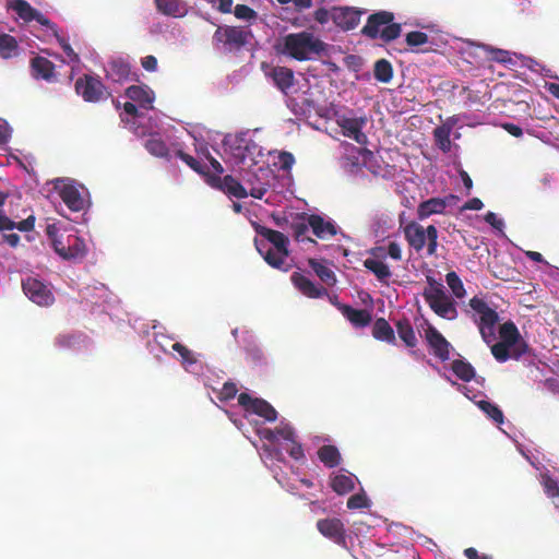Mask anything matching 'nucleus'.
<instances>
[{
    "label": "nucleus",
    "mask_w": 559,
    "mask_h": 559,
    "mask_svg": "<svg viewBox=\"0 0 559 559\" xmlns=\"http://www.w3.org/2000/svg\"><path fill=\"white\" fill-rule=\"evenodd\" d=\"M255 231L274 247L270 248L263 240H254L255 248L264 261L274 269L289 271L292 265L287 262L289 257L288 237L281 231L261 225H257Z\"/></svg>",
    "instance_id": "obj_1"
},
{
    "label": "nucleus",
    "mask_w": 559,
    "mask_h": 559,
    "mask_svg": "<svg viewBox=\"0 0 559 559\" xmlns=\"http://www.w3.org/2000/svg\"><path fill=\"white\" fill-rule=\"evenodd\" d=\"M394 14L390 11H378L368 16L366 25L361 28V34L370 39L380 38L384 43H390L400 37L402 26L394 23Z\"/></svg>",
    "instance_id": "obj_2"
},
{
    "label": "nucleus",
    "mask_w": 559,
    "mask_h": 559,
    "mask_svg": "<svg viewBox=\"0 0 559 559\" xmlns=\"http://www.w3.org/2000/svg\"><path fill=\"white\" fill-rule=\"evenodd\" d=\"M468 306L471 310H466V313L477 325L484 342L490 344L496 338L495 326L499 321L498 312L478 296L471 298Z\"/></svg>",
    "instance_id": "obj_3"
},
{
    "label": "nucleus",
    "mask_w": 559,
    "mask_h": 559,
    "mask_svg": "<svg viewBox=\"0 0 559 559\" xmlns=\"http://www.w3.org/2000/svg\"><path fill=\"white\" fill-rule=\"evenodd\" d=\"M427 282L429 286L424 289L423 297L430 309L442 319L455 320L459 314L456 302L433 277L427 276Z\"/></svg>",
    "instance_id": "obj_4"
},
{
    "label": "nucleus",
    "mask_w": 559,
    "mask_h": 559,
    "mask_svg": "<svg viewBox=\"0 0 559 559\" xmlns=\"http://www.w3.org/2000/svg\"><path fill=\"white\" fill-rule=\"evenodd\" d=\"M323 50V41L316 38L311 33L300 32L288 34L284 37V52L296 60H307L310 58V55H318Z\"/></svg>",
    "instance_id": "obj_5"
},
{
    "label": "nucleus",
    "mask_w": 559,
    "mask_h": 559,
    "mask_svg": "<svg viewBox=\"0 0 559 559\" xmlns=\"http://www.w3.org/2000/svg\"><path fill=\"white\" fill-rule=\"evenodd\" d=\"M251 36L248 27L221 25L213 34L212 43L219 50L238 52L249 43Z\"/></svg>",
    "instance_id": "obj_6"
},
{
    "label": "nucleus",
    "mask_w": 559,
    "mask_h": 559,
    "mask_svg": "<svg viewBox=\"0 0 559 559\" xmlns=\"http://www.w3.org/2000/svg\"><path fill=\"white\" fill-rule=\"evenodd\" d=\"M309 215L307 213L290 214L289 217L276 218V225L288 231L297 242H309L317 245V241L307 234L310 229Z\"/></svg>",
    "instance_id": "obj_7"
},
{
    "label": "nucleus",
    "mask_w": 559,
    "mask_h": 559,
    "mask_svg": "<svg viewBox=\"0 0 559 559\" xmlns=\"http://www.w3.org/2000/svg\"><path fill=\"white\" fill-rule=\"evenodd\" d=\"M75 92L87 103H97L111 96L98 76L84 74L75 82Z\"/></svg>",
    "instance_id": "obj_8"
},
{
    "label": "nucleus",
    "mask_w": 559,
    "mask_h": 559,
    "mask_svg": "<svg viewBox=\"0 0 559 559\" xmlns=\"http://www.w3.org/2000/svg\"><path fill=\"white\" fill-rule=\"evenodd\" d=\"M22 288L28 299L38 306L48 307L55 301V296L48 285L35 277L23 280Z\"/></svg>",
    "instance_id": "obj_9"
},
{
    "label": "nucleus",
    "mask_w": 559,
    "mask_h": 559,
    "mask_svg": "<svg viewBox=\"0 0 559 559\" xmlns=\"http://www.w3.org/2000/svg\"><path fill=\"white\" fill-rule=\"evenodd\" d=\"M52 247L64 260H82L86 254L84 240L74 235H69L66 241L53 237Z\"/></svg>",
    "instance_id": "obj_10"
},
{
    "label": "nucleus",
    "mask_w": 559,
    "mask_h": 559,
    "mask_svg": "<svg viewBox=\"0 0 559 559\" xmlns=\"http://www.w3.org/2000/svg\"><path fill=\"white\" fill-rule=\"evenodd\" d=\"M238 404L246 411L263 417L266 421H275L277 419V412L265 400L252 397L248 393H240L238 396Z\"/></svg>",
    "instance_id": "obj_11"
},
{
    "label": "nucleus",
    "mask_w": 559,
    "mask_h": 559,
    "mask_svg": "<svg viewBox=\"0 0 559 559\" xmlns=\"http://www.w3.org/2000/svg\"><path fill=\"white\" fill-rule=\"evenodd\" d=\"M500 341L512 345L513 359L521 358L528 352L527 343L522 338L518 326L512 321H507L499 328Z\"/></svg>",
    "instance_id": "obj_12"
},
{
    "label": "nucleus",
    "mask_w": 559,
    "mask_h": 559,
    "mask_svg": "<svg viewBox=\"0 0 559 559\" xmlns=\"http://www.w3.org/2000/svg\"><path fill=\"white\" fill-rule=\"evenodd\" d=\"M206 182L212 188L221 190L229 197L237 199H243L248 197L247 189L230 175H226L223 178L216 175H207Z\"/></svg>",
    "instance_id": "obj_13"
},
{
    "label": "nucleus",
    "mask_w": 559,
    "mask_h": 559,
    "mask_svg": "<svg viewBox=\"0 0 559 559\" xmlns=\"http://www.w3.org/2000/svg\"><path fill=\"white\" fill-rule=\"evenodd\" d=\"M365 10L352 7H334L332 8L333 23L344 32L352 31L357 27Z\"/></svg>",
    "instance_id": "obj_14"
},
{
    "label": "nucleus",
    "mask_w": 559,
    "mask_h": 559,
    "mask_svg": "<svg viewBox=\"0 0 559 559\" xmlns=\"http://www.w3.org/2000/svg\"><path fill=\"white\" fill-rule=\"evenodd\" d=\"M318 531L338 546L346 547V530L337 518L321 519L317 522Z\"/></svg>",
    "instance_id": "obj_15"
},
{
    "label": "nucleus",
    "mask_w": 559,
    "mask_h": 559,
    "mask_svg": "<svg viewBox=\"0 0 559 559\" xmlns=\"http://www.w3.org/2000/svg\"><path fill=\"white\" fill-rule=\"evenodd\" d=\"M9 8L12 9L17 14V16L26 23L36 21L49 29H55V23L41 14L38 10L34 9L26 0H13Z\"/></svg>",
    "instance_id": "obj_16"
},
{
    "label": "nucleus",
    "mask_w": 559,
    "mask_h": 559,
    "mask_svg": "<svg viewBox=\"0 0 559 559\" xmlns=\"http://www.w3.org/2000/svg\"><path fill=\"white\" fill-rule=\"evenodd\" d=\"M425 338L433 355L441 361L450 358L451 344L435 326L428 325L425 331Z\"/></svg>",
    "instance_id": "obj_17"
},
{
    "label": "nucleus",
    "mask_w": 559,
    "mask_h": 559,
    "mask_svg": "<svg viewBox=\"0 0 559 559\" xmlns=\"http://www.w3.org/2000/svg\"><path fill=\"white\" fill-rule=\"evenodd\" d=\"M343 135L353 139L358 144L367 143V135L361 131L366 123L365 118L342 117L338 121Z\"/></svg>",
    "instance_id": "obj_18"
},
{
    "label": "nucleus",
    "mask_w": 559,
    "mask_h": 559,
    "mask_svg": "<svg viewBox=\"0 0 559 559\" xmlns=\"http://www.w3.org/2000/svg\"><path fill=\"white\" fill-rule=\"evenodd\" d=\"M292 283L294 286L305 296L309 298H321L323 296H328L329 293L326 288L322 286H317L310 278L305 276L301 273L295 272L293 273Z\"/></svg>",
    "instance_id": "obj_19"
},
{
    "label": "nucleus",
    "mask_w": 559,
    "mask_h": 559,
    "mask_svg": "<svg viewBox=\"0 0 559 559\" xmlns=\"http://www.w3.org/2000/svg\"><path fill=\"white\" fill-rule=\"evenodd\" d=\"M404 236L408 245L416 252H420L428 238V227L425 229L421 225L411 222L404 227Z\"/></svg>",
    "instance_id": "obj_20"
},
{
    "label": "nucleus",
    "mask_w": 559,
    "mask_h": 559,
    "mask_svg": "<svg viewBox=\"0 0 559 559\" xmlns=\"http://www.w3.org/2000/svg\"><path fill=\"white\" fill-rule=\"evenodd\" d=\"M309 224L312 234L319 239H329L337 234V227L332 221H325L321 215L310 214Z\"/></svg>",
    "instance_id": "obj_21"
},
{
    "label": "nucleus",
    "mask_w": 559,
    "mask_h": 559,
    "mask_svg": "<svg viewBox=\"0 0 559 559\" xmlns=\"http://www.w3.org/2000/svg\"><path fill=\"white\" fill-rule=\"evenodd\" d=\"M341 313L356 328H364L370 324L372 317L366 309H355L349 305L335 304Z\"/></svg>",
    "instance_id": "obj_22"
},
{
    "label": "nucleus",
    "mask_w": 559,
    "mask_h": 559,
    "mask_svg": "<svg viewBox=\"0 0 559 559\" xmlns=\"http://www.w3.org/2000/svg\"><path fill=\"white\" fill-rule=\"evenodd\" d=\"M55 64L47 58L36 56L31 60L32 75L36 80L51 81L55 78Z\"/></svg>",
    "instance_id": "obj_23"
},
{
    "label": "nucleus",
    "mask_w": 559,
    "mask_h": 559,
    "mask_svg": "<svg viewBox=\"0 0 559 559\" xmlns=\"http://www.w3.org/2000/svg\"><path fill=\"white\" fill-rule=\"evenodd\" d=\"M59 195L71 211L80 212L84 209V199L75 186L71 183L63 185L59 190Z\"/></svg>",
    "instance_id": "obj_24"
},
{
    "label": "nucleus",
    "mask_w": 559,
    "mask_h": 559,
    "mask_svg": "<svg viewBox=\"0 0 559 559\" xmlns=\"http://www.w3.org/2000/svg\"><path fill=\"white\" fill-rule=\"evenodd\" d=\"M275 86L287 94V91L294 85V72L292 69L286 67H274L267 74Z\"/></svg>",
    "instance_id": "obj_25"
},
{
    "label": "nucleus",
    "mask_w": 559,
    "mask_h": 559,
    "mask_svg": "<svg viewBox=\"0 0 559 559\" xmlns=\"http://www.w3.org/2000/svg\"><path fill=\"white\" fill-rule=\"evenodd\" d=\"M126 95L143 108H150L154 100L153 92L148 87L141 85L129 86L126 90Z\"/></svg>",
    "instance_id": "obj_26"
},
{
    "label": "nucleus",
    "mask_w": 559,
    "mask_h": 559,
    "mask_svg": "<svg viewBox=\"0 0 559 559\" xmlns=\"http://www.w3.org/2000/svg\"><path fill=\"white\" fill-rule=\"evenodd\" d=\"M447 207V202L441 198H431L421 202L417 207V215L419 219H425L432 214H441Z\"/></svg>",
    "instance_id": "obj_27"
},
{
    "label": "nucleus",
    "mask_w": 559,
    "mask_h": 559,
    "mask_svg": "<svg viewBox=\"0 0 559 559\" xmlns=\"http://www.w3.org/2000/svg\"><path fill=\"white\" fill-rule=\"evenodd\" d=\"M372 336L388 344H395V333L384 318H378L372 325Z\"/></svg>",
    "instance_id": "obj_28"
},
{
    "label": "nucleus",
    "mask_w": 559,
    "mask_h": 559,
    "mask_svg": "<svg viewBox=\"0 0 559 559\" xmlns=\"http://www.w3.org/2000/svg\"><path fill=\"white\" fill-rule=\"evenodd\" d=\"M475 47L483 50L488 60L502 64L513 63L511 53L508 50L495 48L486 44H477Z\"/></svg>",
    "instance_id": "obj_29"
},
{
    "label": "nucleus",
    "mask_w": 559,
    "mask_h": 559,
    "mask_svg": "<svg viewBox=\"0 0 559 559\" xmlns=\"http://www.w3.org/2000/svg\"><path fill=\"white\" fill-rule=\"evenodd\" d=\"M395 326L399 337L407 347L413 348L417 345V337L408 319L404 318L399 320Z\"/></svg>",
    "instance_id": "obj_30"
},
{
    "label": "nucleus",
    "mask_w": 559,
    "mask_h": 559,
    "mask_svg": "<svg viewBox=\"0 0 559 559\" xmlns=\"http://www.w3.org/2000/svg\"><path fill=\"white\" fill-rule=\"evenodd\" d=\"M331 488L337 495H346L355 489V477L353 475L340 474L331 478Z\"/></svg>",
    "instance_id": "obj_31"
},
{
    "label": "nucleus",
    "mask_w": 559,
    "mask_h": 559,
    "mask_svg": "<svg viewBox=\"0 0 559 559\" xmlns=\"http://www.w3.org/2000/svg\"><path fill=\"white\" fill-rule=\"evenodd\" d=\"M319 460L329 468L338 466L341 463V454L336 447L326 444L318 450Z\"/></svg>",
    "instance_id": "obj_32"
},
{
    "label": "nucleus",
    "mask_w": 559,
    "mask_h": 559,
    "mask_svg": "<svg viewBox=\"0 0 559 559\" xmlns=\"http://www.w3.org/2000/svg\"><path fill=\"white\" fill-rule=\"evenodd\" d=\"M451 132H452V124H450L449 122H444L442 126L437 127L433 130V138L436 141V144L444 153H448L451 150V140H450Z\"/></svg>",
    "instance_id": "obj_33"
},
{
    "label": "nucleus",
    "mask_w": 559,
    "mask_h": 559,
    "mask_svg": "<svg viewBox=\"0 0 559 559\" xmlns=\"http://www.w3.org/2000/svg\"><path fill=\"white\" fill-rule=\"evenodd\" d=\"M364 266L370 272H372L376 275V277L382 283H388V280L392 275L390 267L380 260L366 259L364 261Z\"/></svg>",
    "instance_id": "obj_34"
},
{
    "label": "nucleus",
    "mask_w": 559,
    "mask_h": 559,
    "mask_svg": "<svg viewBox=\"0 0 559 559\" xmlns=\"http://www.w3.org/2000/svg\"><path fill=\"white\" fill-rule=\"evenodd\" d=\"M309 265L316 273V275L328 286H333L336 283L335 273L325 264L317 261L316 259H309Z\"/></svg>",
    "instance_id": "obj_35"
},
{
    "label": "nucleus",
    "mask_w": 559,
    "mask_h": 559,
    "mask_svg": "<svg viewBox=\"0 0 559 559\" xmlns=\"http://www.w3.org/2000/svg\"><path fill=\"white\" fill-rule=\"evenodd\" d=\"M156 9L167 16H179L185 8L181 0H155Z\"/></svg>",
    "instance_id": "obj_36"
},
{
    "label": "nucleus",
    "mask_w": 559,
    "mask_h": 559,
    "mask_svg": "<svg viewBox=\"0 0 559 559\" xmlns=\"http://www.w3.org/2000/svg\"><path fill=\"white\" fill-rule=\"evenodd\" d=\"M451 369L454 374L464 382H469L475 377L474 367L463 359H454Z\"/></svg>",
    "instance_id": "obj_37"
},
{
    "label": "nucleus",
    "mask_w": 559,
    "mask_h": 559,
    "mask_svg": "<svg viewBox=\"0 0 559 559\" xmlns=\"http://www.w3.org/2000/svg\"><path fill=\"white\" fill-rule=\"evenodd\" d=\"M147 152L156 157L169 158V150L167 144L158 136L152 135L145 142Z\"/></svg>",
    "instance_id": "obj_38"
},
{
    "label": "nucleus",
    "mask_w": 559,
    "mask_h": 559,
    "mask_svg": "<svg viewBox=\"0 0 559 559\" xmlns=\"http://www.w3.org/2000/svg\"><path fill=\"white\" fill-rule=\"evenodd\" d=\"M19 44L15 37L9 34L0 35V56L3 59L12 58L17 53Z\"/></svg>",
    "instance_id": "obj_39"
},
{
    "label": "nucleus",
    "mask_w": 559,
    "mask_h": 559,
    "mask_svg": "<svg viewBox=\"0 0 559 559\" xmlns=\"http://www.w3.org/2000/svg\"><path fill=\"white\" fill-rule=\"evenodd\" d=\"M373 75L377 81L389 83L393 78L392 64L386 59L376 61L373 68Z\"/></svg>",
    "instance_id": "obj_40"
},
{
    "label": "nucleus",
    "mask_w": 559,
    "mask_h": 559,
    "mask_svg": "<svg viewBox=\"0 0 559 559\" xmlns=\"http://www.w3.org/2000/svg\"><path fill=\"white\" fill-rule=\"evenodd\" d=\"M176 156L178 158H180L183 163H186L195 173L204 176L205 180L207 179V175H211L207 166L202 165L198 159H195L193 156L185 153L183 151L177 150Z\"/></svg>",
    "instance_id": "obj_41"
},
{
    "label": "nucleus",
    "mask_w": 559,
    "mask_h": 559,
    "mask_svg": "<svg viewBox=\"0 0 559 559\" xmlns=\"http://www.w3.org/2000/svg\"><path fill=\"white\" fill-rule=\"evenodd\" d=\"M83 336V334L73 333L59 334L55 338V345L61 349L76 348V345L80 343Z\"/></svg>",
    "instance_id": "obj_42"
},
{
    "label": "nucleus",
    "mask_w": 559,
    "mask_h": 559,
    "mask_svg": "<svg viewBox=\"0 0 559 559\" xmlns=\"http://www.w3.org/2000/svg\"><path fill=\"white\" fill-rule=\"evenodd\" d=\"M477 406L496 424L503 423V419H504L503 413L496 404H492L488 401L481 400V401L477 402Z\"/></svg>",
    "instance_id": "obj_43"
},
{
    "label": "nucleus",
    "mask_w": 559,
    "mask_h": 559,
    "mask_svg": "<svg viewBox=\"0 0 559 559\" xmlns=\"http://www.w3.org/2000/svg\"><path fill=\"white\" fill-rule=\"evenodd\" d=\"M491 354L499 362H504L510 358H513L512 345L504 342H497L491 346Z\"/></svg>",
    "instance_id": "obj_44"
},
{
    "label": "nucleus",
    "mask_w": 559,
    "mask_h": 559,
    "mask_svg": "<svg viewBox=\"0 0 559 559\" xmlns=\"http://www.w3.org/2000/svg\"><path fill=\"white\" fill-rule=\"evenodd\" d=\"M445 282L456 298H463L465 296L466 292L463 282L454 271L445 275Z\"/></svg>",
    "instance_id": "obj_45"
},
{
    "label": "nucleus",
    "mask_w": 559,
    "mask_h": 559,
    "mask_svg": "<svg viewBox=\"0 0 559 559\" xmlns=\"http://www.w3.org/2000/svg\"><path fill=\"white\" fill-rule=\"evenodd\" d=\"M171 347L179 354L182 365L191 366L198 361L195 354L181 343H174Z\"/></svg>",
    "instance_id": "obj_46"
},
{
    "label": "nucleus",
    "mask_w": 559,
    "mask_h": 559,
    "mask_svg": "<svg viewBox=\"0 0 559 559\" xmlns=\"http://www.w3.org/2000/svg\"><path fill=\"white\" fill-rule=\"evenodd\" d=\"M53 32L55 37L57 38L58 44L61 46L63 52L68 56L71 62H79L80 58L79 55L73 50L71 45L68 43V40L60 36L58 33V27L55 24V29H51Z\"/></svg>",
    "instance_id": "obj_47"
},
{
    "label": "nucleus",
    "mask_w": 559,
    "mask_h": 559,
    "mask_svg": "<svg viewBox=\"0 0 559 559\" xmlns=\"http://www.w3.org/2000/svg\"><path fill=\"white\" fill-rule=\"evenodd\" d=\"M542 485L544 487L545 493L549 498H556L559 497V485L556 479H554L548 474H542Z\"/></svg>",
    "instance_id": "obj_48"
},
{
    "label": "nucleus",
    "mask_w": 559,
    "mask_h": 559,
    "mask_svg": "<svg viewBox=\"0 0 559 559\" xmlns=\"http://www.w3.org/2000/svg\"><path fill=\"white\" fill-rule=\"evenodd\" d=\"M130 74V67L122 61H112L110 63V75L114 80L119 81L128 78Z\"/></svg>",
    "instance_id": "obj_49"
},
{
    "label": "nucleus",
    "mask_w": 559,
    "mask_h": 559,
    "mask_svg": "<svg viewBox=\"0 0 559 559\" xmlns=\"http://www.w3.org/2000/svg\"><path fill=\"white\" fill-rule=\"evenodd\" d=\"M427 253L435 255L438 247V229L433 225L428 226Z\"/></svg>",
    "instance_id": "obj_50"
},
{
    "label": "nucleus",
    "mask_w": 559,
    "mask_h": 559,
    "mask_svg": "<svg viewBox=\"0 0 559 559\" xmlns=\"http://www.w3.org/2000/svg\"><path fill=\"white\" fill-rule=\"evenodd\" d=\"M408 46L416 47L428 43V35L426 33L414 31L409 32L405 38Z\"/></svg>",
    "instance_id": "obj_51"
},
{
    "label": "nucleus",
    "mask_w": 559,
    "mask_h": 559,
    "mask_svg": "<svg viewBox=\"0 0 559 559\" xmlns=\"http://www.w3.org/2000/svg\"><path fill=\"white\" fill-rule=\"evenodd\" d=\"M234 14L239 20L250 21L257 17V12L246 4H237Z\"/></svg>",
    "instance_id": "obj_52"
},
{
    "label": "nucleus",
    "mask_w": 559,
    "mask_h": 559,
    "mask_svg": "<svg viewBox=\"0 0 559 559\" xmlns=\"http://www.w3.org/2000/svg\"><path fill=\"white\" fill-rule=\"evenodd\" d=\"M369 506L368 498L365 493H355L350 496L347 500V508L350 510L354 509H364Z\"/></svg>",
    "instance_id": "obj_53"
},
{
    "label": "nucleus",
    "mask_w": 559,
    "mask_h": 559,
    "mask_svg": "<svg viewBox=\"0 0 559 559\" xmlns=\"http://www.w3.org/2000/svg\"><path fill=\"white\" fill-rule=\"evenodd\" d=\"M238 392L237 385L234 382H225L219 391L218 399L221 401H228L236 396Z\"/></svg>",
    "instance_id": "obj_54"
},
{
    "label": "nucleus",
    "mask_w": 559,
    "mask_h": 559,
    "mask_svg": "<svg viewBox=\"0 0 559 559\" xmlns=\"http://www.w3.org/2000/svg\"><path fill=\"white\" fill-rule=\"evenodd\" d=\"M276 430V437L283 438L286 441H293L295 439V431L292 426L285 424L281 425L280 427L275 428Z\"/></svg>",
    "instance_id": "obj_55"
},
{
    "label": "nucleus",
    "mask_w": 559,
    "mask_h": 559,
    "mask_svg": "<svg viewBox=\"0 0 559 559\" xmlns=\"http://www.w3.org/2000/svg\"><path fill=\"white\" fill-rule=\"evenodd\" d=\"M278 163H280L281 169L289 170L295 163V157L289 152H281L278 155Z\"/></svg>",
    "instance_id": "obj_56"
},
{
    "label": "nucleus",
    "mask_w": 559,
    "mask_h": 559,
    "mask_svg": "<svg viewBox=\"0 0 559 559\" xmlns=\"http://www.w3.org/2000/svg\"><path fill=\"white\" fill-rule=\"evenodd\" d=\"M286 451L295 460H300L301 457H304L302 447L295 439H293V441H289V444H287Z\"/></svg>",
    "instance_id": "obj_57"
},
{
    "label": "nucleus",
    "mask_w": 559,
    "mask_h": 559,
    "mask_svg": "<svg viewBox=\"0 0 559 559\" xmlns=\"http://www.w3.org/2000/svg\"><path fill=\"white\" fill-rule=\"evenodd\" d=\"M314 20L320 24H325L332 20V9L326 10L325 8H319L313 13Z\"/></svg>",
    "instance_id": "obj_58"
},
{
    "label": "nucleus",
    "mask_w": 559,
    "mask_h": 559,
    "mask_svg": "<svg viewBox=\"0 0 559 559\" xmlns=\"http://www.w3.org/2000/svg\"><path fill=\"white\" fill-rule=\"evenodd\" d=\"M281 4L293 3L297 11H304L312 7V0H277Z\"/></svg>",
    "instance_id": "obj_59"
},
{
    "label": "nucleus",
    "mask_w": 559,
    "mask_h": 559,
    "mask_svg": "<svg viewBox=\"0 0 559 559\" xmlns=\"http://www.w3.org/2000/svg\"><path fill=\"white\" fill-rule=\"evenodd\" d=\"M35 226V216L29 215L27 218L15 223V228H17L20 231H31L34 229Z\"/></svg>",
    "instance_id": "obj_60"
},
{
    "label": "nucleus",
    "mask_w": 559,
    "mask_h": 559,
    "mask_svg": "<svg viewBox=\"0 0 559 559\" xmlns=\"http://www.w3.org/2000/svg\"><path fill=\"white\" fill-rule=\"evenodd\" d=\"M15 228V222L9 218L2 210H0V231L12 230Z\"/></svg>",
    "instance_id": "obj_61"
},
{
    "label": "nucleus",
    "mask_w": 559,
    "mask_h": 559,
    "mask_svg": "<svg viewBox=\"0 0 559 559\" xmlns=\"http://www.w3.org/2000/svg\"><path fill=\"white\" fill-rule=\"evenodd\" d=\"M388 254L393 259V260H396V261H400L402 260V250H401V247L397 242L395 241H391L389 245H388Z\"/></svg>",
    "instance_id": "obj_62"
},
{
    "label": "nucleus",
    "mask_w": 559,
    "mask_h": 559,
    "mask_svg": "<svg viewBox=\"0 0 559 559\" xmlns=\"http://www.w3.org/2000/svg\"><path fill=\"white\" fill-rule=\"evenodd\" d=\"M141 64L146 71L153 72L157 69V59L154 56L148 55L142 58Z\"/></svg>",
    "instance_id": "obj_63"
},
{
    "label": "nucleus",
    "mask_w": 559,
    "mask_h": 559,
    "mask_svg": "<svg viewBox=\"0 0 559 559\" xmlns=\"http://www.w3.org/2000/svg\"><path fill=\"white\" fill-rule=\"evenodd\" d=\"M485 222L491 225L496 229H502L503 222L497 217V215L493 212H488L485 215Z\"/></svg>",
    "instance_id": "obj_64"
}]
</instances>
